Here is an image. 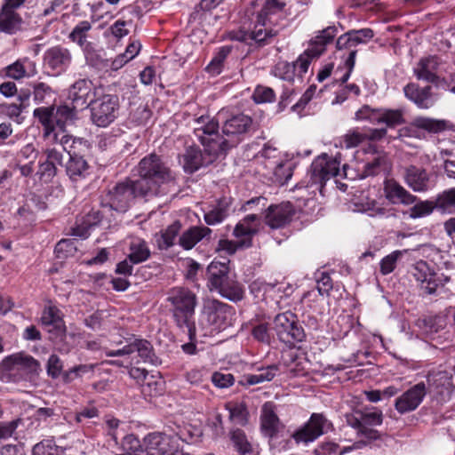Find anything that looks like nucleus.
Listing matches in <instances>:
<instances>
[{
  "instance_id": "obj_1",
  "label": "nucleus",
  "mask_w": 455,
  "mask_h": 455,
  "mask_svg": "<svg viewBox=\"0 0 455 455\" xmlns=\"http://www.w3.org/2000/svg\"><path fill=\"white\" fill-rule=\"evenodd\" d=\"M140 189L150 200L162 197L175 190V177L170 168L162 160L161 156L156 153H151L144 156L137 166Z\"/></svg>"
},
{
  "instance_id": "obj_2",
  "label": "nucleus",
  "mask_w": 455,
  "mask_h": 455,
  "mask_svg": "<svg viewBox=\"0 0 455 455\" xmlns=\"http://www.w3.org/2000/svg\"><path fill=\"white\" fill-rule=\"evenodd\" d=\"M167 301L173 307V317L180 328H187L189 339L196 337V327L194 322L196 295L184 287H175L168 294Z\"/></svg>"
},
{
  "instance_id": "obj_3",
  "label": "nucleus",
  "mask_w": 455,
  "mask_h": 455,
  "mask_svg": "<svg viewBox=\"0 0 455 455\" xmlns=\"http://www.w3.org/2000/svg\"><path fill=\"white\" fill-rule=\"evenodd\" d=\"M141 198L146 202L150 201L149 197L140 189L135 180L126 178L116 182L109 188L103 196L101 205L119 213L126 212L133 204L135 199Z\"/></svg>"
},
{
  "instance_id": "obj_4",
  "label": "nucleus",
  "mask_w": 455,
  "mask_h": 455,
  "mask_svg": "<svg viewBox=\"0 0 455 455\" xmlns=\"http://www.w3.org/2000/svg\"><path fill=\"white\" fill-rule=\"evenodd\" d=\"M258 124L251 116L243 113L227 119L221 126L222 156L243 141L247 135L257 131Z\"/></svg>"
},
{
  "instance_id": "obj_5",
  "label": "nucleus",
  "mask_w": 455,
  "mask_h": 455,
  "mask_svg": "<svg viewBox=\"0 0 455 455\" xmlns=\"http://www.w3.org/2000/svg\"><path fill=\"white\" fill-rule=\"evenodd\" d=\"M217 120L209 115H202L194 120V135L212 156H222L221 133Z\"/></svg>"
},
{
  "instance_id": "obj_6",
  "label": "nucleus",
  "mask_w": 455,
  "mask_h": 455,
  "mask_svg": "<svg viewBox=\"0 0 455 455\" xmlns=\"http://www.w3.org/2000/svg\"><path fill=\"white\" fill-rule=\"evenodd\" d=\"M234 315L233 307L218 299H209L204 304L200 325L203 330H224L231 325Z\"/></svg>"
},
{
  "instance_id": "obj_7",
  "label": "nucleus",
  "mask_w": 455,
  "mask_h": 455,
  "mask_svg": "<svg viewBox=\"0 0 455 455\" xmlns=\"http://www.w3.org/2000/svg\"><path fill=\"white\" fill-rule=\"evenodd\" d=\"M274 330L279 340L289 347L295 346L305 338L304 330L298 323L297 316L290 311L278 314L275 317Z\"/></svg>"
},
{
  "instance_id": "obj_8",
  "label": "nucleus",
  "mask_w": 455,
  "mask_h": 455,
  "mask_svg": "<svg viewBox=\"0 0 455 455\" xmlns=\"http://www.w3.org/2000/svg\"><path fill=\"white\" fill-rule=\"evenodd\" d=\"M92 121L99 127H107L115 121L119 108L117 95L106 94L91 102Z\"/></svg>"
},
{
  "instance_id": "obj_9",
  "label": "nucleus",
  "mask_w": 455,
  "mask_h": 455,
  "mask_svg": "<svg viewBox=\"0 0 455 455\" xmlns=\"http://www.w3.org/2000/svg\"><path fill=\"white\" fill-rule=\"evenodd\" d=\"M40 363L33 356L25 353H16L5 357L0 363V373L21 372L25 376L38 375Z\"/></svg>"
},
{
  "instance_id": "obj_10",
  "label": "nucleus",
  "mask_w": 455,
  "mask_h": 455,
  "mask_svg": "<svg viewBox=\"0 0 455 455\" xmlns=\"http://www.w3.org/2000/svg\"><path fill=\"white\" fill-rule=\"evenodd\" d=\"M313 60V50L307 49L299 56L295 62L278 61L273 68V75L285 81H292L295 75L302 76L308 69Z\"/></svg>"
},
{
  "instance_id": "obj_11",
  "label": "nucleus",
  "mask_w": 455,
  "mask_h": 455,
  "mask_svg": "<svg viewBox=\"0 0 455 455\" xmlns=\"http://www.w3.org/2000/svg\"><path fill=\"white\" fill-rule=\"evenodd\" d=\"M294 214L295 209L290 202L271 204L266 210L265 223L272 229L282 228L291 221Z\"/></svg>"
},
{
  "instance_id": "obj_12",
  "label": "nucleus",
  "mask_w": 455,
  "mask_h": 455,
  "mask_svg": "<svg viewBox=\"0 0 455 455\" xmlns=\"http://www.w3.org/2000/svg\"><path fill=\"white\" fill-rule=\"evenodd\" d=\"M72 62L70 51L61 45L49 48L44 55V64L46 68L60 75L65 72Z\"/></svg>"
},
{
  "instance_id": "obj_13",
  "label": "nucleus",
  "mask_w": 455,
  "mask_h": 455,
  "mask_svg": "<svg viewBox=\"0 0 455 455\" xmlns=\"http://www.w3.org/2000/svg\"><path fill=\"white\" fill-rule=\"evenodd\" d=\"M427 394L424 382H419L404 392L395 400V407L401 414L414 411L421 403Z\"/></svg>"
},
{
  "instance_id": "obj_14",
  "label": "nucleus",
  "mask_w": 455,
  "mask_h": 455,
  "mask_svg": "<svg viewBox=\"0 0 455 455\" xmlns=\"http://www.w3.org/2000/svg\"><path fill=\"white\" fill-rule=\"evenodd\" d=\"M137 352L138 356L143 363H148L155 364L156 357L153 353V347L151 344L146 339H135L133 342L124 346L123 348L117 350H107V356H122L125 355H131Z\"/></svg>"
},
{
  "instance_id": "obj_15",
  "label": "nucleus",
  "mask_w": 455,
  "mask_h": 455,
  "mask_svg": "<svg viewBox=\"0 0 455 455\" xmlns=\"http://www.w3.org/2000/svg\"><path fill=\"white\" fill-rule=\"evenodd\" d=\"M41 323L51 333V339H62L66 336V326L60 316V311L56 307L49 306L44 309Z\"/></svg>"
},
{
  "instance_id": "obj_16",
  "label": "nucleus",
  "mask_w": 455,
  "mask_h": 455,
  "mask_svg": "<svg viewBox=\"0 0 455 455\" xmlns=\"http://www.w3.org/2000/svg\"><path fill=\"white\" fill-rule=\"evenodd\" d=\"M403 178L406 185L414 192H426L429 188L430 176L426 169L413 164L403 169Z\"/></svg>"
},
{
  "instance_id": "obj_17",
  "label": "nucleus",
  "mask_w": 455,
  "mask_h": 455,
  "mask_svg": "<svg viewBox=\"0 0 455 455\" xmlns=\"http://www.w3.org/2000/svg\"><path fill=\"white\" fill-rule=\"evenodd\" d=\"M92 90V83L89 79H79L75 82L68 90V99L74 108L84 109L92 102L90 100Z\"/></svg>"
},
{
  "instance_id": "obj_18",
  "label": "nucleus",
  "mask_w": 455,
  "mask_h": 455,
  "mask_svg": "<svg viewBox=\"0 0 455 455\" xmlns=\"http://www.w3.org/2000/svg\"><path fill=\"white\" fill-rule=\"evenodd\" d=\"M415 280L419 283V290L423 295H434L438 289L435 275L429 271L425 262L417 263L411 270Z\"/></svg>"
},
{
  "instance_id": "obj_19",
  "label": "nucleus",
  "mask_w": 455,
  "mask_h": 455,
  "mask_svg": "<svg viewBox=\"0 0 455 455\" xmlns=\"http://www.w3.org/2000/svg\"><path fill=\"white\" fill-rule=\"evenodd\" d=\"M219 157H222V156H212L210 152L204 150L203 153L199 148L190 147L184 155V168L186 172L193 173L199 168L211 164Z\"/></svg>"
},
{
  "instance_id": "obj_20",
  "label": "nucleus",
  "mask_w": 455,
  "mask_h": 455,
  "mask_svg": "<svg viewBox=\"0 0 455 455\" xmlns=\"http://www.w3.org/2000/svg\"><path fill=\"white\" fill-rule=\"evenodd\" d=\"M384 193L386 198L394 204L410 205L416 203L418 199L394 179L385 180Z\"/></svg>"
},
{
  "instance_id": "obj_21",
  "label": "nucleus",
  "mask_w": 455,
  "mask_h": 455,
  "mask_svg": "<svg viewBox=\"0 0 455 455\" xmlns=\"http://www.w3.org/2000/svg\"><path fill=\"white\" fill-rule=\"evenodd\" d=\"M404 94L407 99L414 102L419 108H429L435 103V99L432 94V87L427 85L419 87L416 84H409L404 89Z\"/></svg>"
},
{
  "instance_id": "obj_22",
  "label": "nucleus",
  "mask_w": 455,
  "mask_h": 455,
  "mask_svg": "<svg viewBox=\"0 0 455 455\" xmlns=\"http://www.w3.org/2000/svg\"><path fill=\"white\" fill-rule=\"evenodd\" d=\"M339 163L336 159L329 158L323 154L315 160V177L317 176L321 183H325L331 178L339 175Z\"/></svg>"
},
{
  "instance_id": "obj_23",
  "label": "nucleus",
  "mask_w": 455,
  "mask_h": 455,
  "mask_svg": "<svg viewBox=\"0 0 455 455\" xmlns=\"http://www.w3.org/2000/svg\"><path fill=\"white\" fill-rule=\"evenodd\" d=\"M439 65V58L436 56L423 58L414 68V74L419 80L435 83L438 79L436 73Z\"/></svg>"
},
{
  "instance_id": "obj_24",
  "label": "nucleus",
  "mask_w": 455,
  "mask_h": 455,
  "mask_svg": "<svg viewBox=\"0 0 455 455\" xmlns=\"http://www.w3.org/2000/svg\"><path fill=\"white\" fill-rule=\"evenodd\" d=\"M279 372L277 364H269L265 367L256 369V372L244 374L238 383L242 386L248 387L264 382L271 381Z\"/></svg>"
},
{
  "instance_id": "obj_25",
  "label": "nucleus",
  "mask_w": 455,
  "mask_h": 455,
  "mask_svg": "<svg viewBox=\"0 0 455 455\" xmlns=\"http://www.w3.org/2000/svg\"><path fill=\"white\" fill-rule=\"evenodd\" d=\"M211 291H216L221 297L233 302H238L244 297L243 285L232 277L225 279Z\"/></svg>"
},
{
  "instance_id": "obj_26",
  "label": "nucleus",
  "mask_w": 455,
  "mask_h": 455,
  "mask_svg": "<svg viewBox=\"0 0 455 455\" xmlns=\"http://www.w3.org/2000/svg\"><path fill=\"white\" fill-rule=\"evenodd\" d=\"M69 156L68 161L65 164L66 173L72 181H78L85 178L89 164L87 161L76 153L68 152Z\"/></svg>"
},
{
  "instance_id": "obj_27",
  "label": "nucleus",
  "mask_w": 455,
  "mask_h": 455,
  "mask_svg": "<svg viewBox=\"0 0 455 455\" xmlns=\"http://www.w3.org/2000/svg\"><path fill=\"white\" fill-rule=\"evenodd\" d=\"M26 0H5L2 7L0 23L4 30L11 31L20 22V18L14 12L20 7Z\"/></svg>"
},
{
  "instance_id": "obj_28",
  "label": "nucleus",
  "mask_w": 455,
  "mask_h": 455,
  "mask_svg": "<svg viewBox=\"0 0 455 455\" xmlns=\"http://www.w3.org/2000/svg\"><path fill=\"white\" fill-rule=\"evenodd\" d=\"M232 199L223 196L217 201V204L204 214V220L208 225H215L223 221L230 212Z\"/></svg>"
},
{
  "instance_id": "obj_29",
  "label": "nucleus",
  "mask_w": 455,
  "mask_h": 455,
  "mask_svg": "<svg viewBox=\"0 0 455 455\" xmlns=\"http://www.w3.org/2000/svg\"><path fill=\"white\" fill-rule=\"evenodd\" d=\"M427 380L429 393L443 395L452 388L451 376L445 371L428 374Z\"/></svg>"
},
{
  "instance_id": "obj_30",
  "label": "nucleus",
  "mask_w": 455,
  "mask_h": 455,
  "mask_svg": "<svg viewBox=\"0 0 455 455\" xmlns=\"http://www.w3.org/2000/svg\"><path fill=\"white\" fill-rule=\"evenodd\" d=\"M291 364L290 365L291 371H292L297 376H307L312 371V362L310 360V355L304 351L300 347L297 352L293 355H289Z\"/></svg>"
},
{
  "instance_id": "obj_31",
  "label": "nucleus",
  "mask_w": 455,
  "mask_h": 455,
  "mask_svg": "<svg viewBox=\"0 0 455 455\" xmlns=\"http://www.w3.org/2000/svg\"><path fill=\"white\" fill-rule=\"evenodd\" d=\"M229 441L234 450L240 455L251 454L253 446L245 432L238 427L231 428L228 432Z\"/></svg>"
},
{
  "instance_id": "obj_32",
  "label": "nucleus",
  "mask_w": 455,
  "mask_h": 455,
  "mask_svg": "<svg viewBox=\"0 0 455 455\" xmlns=\"http://www.w3.org/2000/svg\"><path fill=\"white\" fill-rule=\"evenodd\" d=\"M211 232L207 227H191L180 235L179 244L185 250H190Z\"/></svg>"
},
{
  "instance_id": "obj_33",
  "label": "nucleus",
  "mask_w": 455,
  "mask_h": 455,
  "mask_svg": "<svg viewBox=\"0 0 455 455\" xmlns=\"http://www.w3.org/2000/svg\"><path fill=\"white\" fill-rule=\"evenodd\" d=\"M286 4L284 0H265L260 11L257 13V22L262 26L271 23V18L283 12Z\"/></svg>"
},
{
  "instance_id": "obj_34",
  "label": "nucleus",
  "mask_w": 455,
  "mask_h": 455,
  "mask_svg": "<svg viewBox=\"0 0 455 455\" xmlns=\"http://www.w3.org/2000/svg\"><path fill=\"white\" fill-rule=\"evenodd\" d=\"M208 286L211 289L230 277L228 263L213 260L207 268Z\"/></svg>"
},
{
  "instance_id": "obj_35",
  "label": "nucleus",
  "mask_w": 455,
  "mask_h": 455,
  "mask_svg": "<svg viewBox=\"0 0 455 455\" xmlns=\"http://www.w3.org/2000/svg\"><path fill=\"white\" fill-rule=\"evenodd\" d=\"M279 419L271 403H265L261 414V428L266 435L272 437L278 430Z\"/></svg>"
},
{
  "instance_id": "obj_36",
  "label": "nucleus",
  "mask_w": 455,
  "mask_h": 455,
  "mask_svg": "<svg viewBox=\"0 0 455 455\" xmlns=\"http://www.w3.org/2000/svg\"><path fill=\"white\" fill-rule=\"evenodd\" d=\"M389 168L390 163L387 155L379 153L364 165L362 178L379 175L381 172H387Z\"/></svg>"
},
{
  "instance_id": "obj_37",
  "label": "nucleus",
  "mask_w": 455,
  "mask_h": 455,
  "mask_svg": "<svg viewBox=\"0 0 455 455\" xmlns=\"http://www.w3.org/2000/svg\"><path fill=\"white\" fill-rule=\"evenodd\" d=\"M337 34L338 29L335 26H329L318 31L315 36V58H318L324 52L326 46L332 44Z\"/></svg>"
},
{
  "instance_id": "obj_38",
  "label": "nucleus",
  "mask_w": 455,
  "mask_h": 455,
  "mask_svg": "<svg viewBox=\"0 0 455 455\" xmlns=\"http://www.w3.org/2000/svg\"><path fill=\"white\" fill-rule=\"evenodd\" d=\"M291 163L288 161H269L267 166L273 170L275 181L280 185L285 184L292 176Z\"/></svg>"
},
{
  "instance_id": "obj_39",
  "label": "nucleus",
  "mask_w": 455,
  "mask_h": 455,
  "mask_svg": "<svg viewBox=\"0 0 455 455\" xmlns=\"http://www.w3.org/2000/svg\"><path fill=\"white\" fill-rule=\"evenodd\" d=\"M435 201L438 211L443 213H453L455 212V187L438 194Z\"/></svg>"
},
{
  "instance_id": "obj_40",
  "label": "nucleus",
  "mask_w": 455,
  "mask_h": 455,
  "mask_svg": "<svg viewBox=\"0 0 455 455\" xmlns=\"http://www.w3.org/2000/svg\"><path fill=\"white\" fill-rule=\"evenodd\" d=\"M257 232V225H248L241 220L234 228L233 235L237 238H242L241 246L250 247L251 246V238Z\"/></svg>"
},
{
  "instance_id": "obj_41",
  "label": "nucleus",
  "mask_w": 455,
  "mask_h": 455,
  "mask_svg": "<svg viewBox=\"0 0 455 455\" xmlns=\"http://www.w3.org/2000/svg\"><path fill=\"white\" fill-rule=\"evenodd\" d=\"M181 228L180 221H174L156 239L160 250H167L174 244V240Z\"/></svg>"
},
{
  "instance_id": "obj_42",
  "label": "nucleus",
  "mask_w": 455,
  "mask_h": 455,
  "mask_svg": "<svg viewBox=\"0 0 455 455\" xmlns=\"http://www.w3.org/2000/svg\"><path fill=\"white\" fill-rule=\"evenodd\" d=\"M33 116L48 132H52L55 125L54 107H40L34 110Z\"/></svg>"
},
{
  "instance_id": "obj_43",
  "label": "nucleus",
  "mask_w": 455,
  "mask_h": 455,
  "mask_svg": "<svg viewBox=\"0 0 455 455\" xmlns=\"http://www.w3.org/2000/svg\"><path fill=\"white\" fill-rule=\"evenodd\" d=\"M251 42H255L259 46H263L271 42L273 37L276 36V31L262 26L256 21L254 29L251 31Z\"/></svg>"
},
{
  "instance_id": "obj_44",
  "label": "nucleus",
  "mask_w": 455,
  "mask_h": 455,
  "mask_svg": "<svg viewBox=\"0 0 455 455\" xmlns=\"http://www.w3.org/2000/svg\"><path fill=\"white\" fill-rule=\"evenodd\" d=\"M129 260L133 264H139L147 260L150 256V251L144 241L132 243L130 246Z\"/></svg>"
},
{
  "instance_id": "obj_45",
  "label": "nucleus",
  "mask_w": 455,
  "mask_h": 455,
  "mask_svg": "<svg viewBox=\"0 0 455 455\" xmlns=\"http://www.w3.org/2000/svg\"><path fill=\"white\" fill-rule=\"evenodd\" d=\"M414 125L429 132L438 133L447 128V122L427 117H419L414 120Z\"/></svg>"
},
{
  "instance_id": "obj_46",
  "label": "nucleus",
  "mask_w": 455,
  "mask_h": 455,
  "mask_svg": "<svg viewBox=\"0 0 455 455\" xmlns=\"http://www.w3.org/2000/svg\"><path fill=\"white\" fill-rule=\"evenodd\" d=\"M378 123H385L389 127H394L405 123L403 112L400 109H385L379 113Z\"/></svg>"
},
{
  "instance_id": "obj_47",
  "label": "nucleus",
  "mask_w": 455,
  "mask_h": 455,
  "mask_svg": "<svg viewBox=\"0 0 455 455\" xmlns=\"http://www.w3.org/2000/svg\"><path fill=\"white\" fill-rule=\"evenodd\" d=\"M435 209H436L435 200L419 201L410 209L409 215L411 219H419L430 215Z\"/></svg>"
},
{
  "instance_id": "obj_48",
  "label": "nucleus",
  "mask_w": 455,
  "mask_h": 455,
  "mask_svg": "<svg viewBox=\"0 0 455 455\" xmlns=\"http://www.w3.org/2000/svg\"><path fill=\"white\" fill-rule=\"evenodd\" d=\"M291 436L296 443H308L313 441V414L310 416L307 422L298 428Z\"/></svg>"
},
{
  "instance_id": "obj_49",
  "label": "nucleus",
  "mask_w": 455,
  "mask_h": 455,
  "mask_svg": "<svg viewBox=\"0 0 455 455\" xmlns=\"http://www.w3.org/2000/svg\"><path fill=\"white\" fill-rule=\"evenodd\" d=\"M227 410L229 412V419L241 426H244L247 423V411L246 407L243 404H226Z\"/></svg>"
},
{
  "instance_id": "obj_50",
  "label": "nucleus",
  "mask_w": 455,
  "mask_h": 455,
  "mask_svg": "<svg viewBox=\"0 0 455 455\" xmlns=\"http://www.w3.org/2000/svg\"><path fill=\"white\" fill-rule=\"evenodd\" d=\"M78 108H74V106L72 105V108L63 105L57 108V109H54V116H55V124L60 128H63L65 126V124L68 120H72L76 115L75 111Z\"/></svg>"
},
{
  "instance_id": "obj_51",
  "label": "nucleus",
  "mask_w": 455,
  "mask_h": 455,
  "mask_svg": "<svg viewBox=\"0 0 455 455\" xmlns=\"http://www.w3.org/2000/svg\"><path fill=\"white\" fill-rule=\"evenodd\" d=\"M33 98L36 104H41L46 100L48 97H51L53 93L52 87L43 82H37L33 84Z\"/></svg>"
},
{
  "instance_id": "obj_52",
  "label": "nucleus",
  "mask_w": 455,
  "mask_h": 455,
  "mask_svg": "<svg viewBox=\"0 0 455 455\" xmlns=\"http://www.w3.org/2000/svg\"><path fill=\"white\" fill-rule=\"evenodd\" d=\"M91 23L87 20L79 22L69 34V39L76 42L80 46L85 43L86 32L91 29Z\"/></svg>"
},
{
  "instance_id": "obj_53",
  "label": "nucleus",
  "mask_w": 455,
  "mask_h": 455,
  "mask_svg": "<svg viewBox=\"0 0 455 455\" xmlns=\"http://www.w3.org/2000/svg\"><path fill=\"white\" fill-rule=\"evenodd\" d=\"M275 98V94L273 89L263 85H258L252 94V99L256 103L272 102Z\"/></svg>"
},
{
  "instance_id": "obj_54",
  "label": "nucleus",
  "mask_w": 455,
  "mask_h": 455,
  "mask_svg": "<svg viewBox=\"0 0 455 455\" xmlns=\"http://www.w3.org/2000/svg\"><path fill=\"white\" fill-rule=\"evenodd\" d=\"M402 256L401 251H395L384 257L380 261V272L382 275H388L395 268L398 259Z\"/></svg>"
},
{
  "instance_id": "obj_55",
  "label": "nucleus",
  "mask_w": 455,
  "mask_h": 455,
  "mask_svg": "<svg viewBox=\"0 0 455 455\" xmlns=\"http://www.w3.org/2000/svg\"><path fill=\"white\" fill-rule=\"evenodd\" d=\"M354 47L355 48L360 44H366L374 36V32L371 28H362L358 30L348 31Z\"/></svg>"
},
{
  "instance_id": "obj_56",
  "label": "nucleus",
  "mask_w": 455,
  "mask_h": 455,
  "mask_svg": "<svg viewBox=\"0 0 455 455\" xmlns=\"http://www.w3.org/2000/svg\"><path fill=\"white\" fill-rule=\"evenodd\" d=\"M332 430V424L322 413H315V439Z\"/></svg>"
},
{
  "instance_id": "obj_57",
  "label": "nucleus",
  "mask_w": 455,
  "mask_h": 455,
  "mask_svg": "<svg viewBox=\"0 0 455 455\" xmlns=\"http://www.w3.org/2000/svg\"><path fill=\"white\" fill-rule=\"evenodd\" d=\"M252 337L262 343L269 344L271 339V334L267 323H261L256 324L251 329Z\"/></svg>"
},
{
  "instance_id": "obj_58",
  "label": "nucleus",
  "mask_w": 455,
  "mask_h": 455,
  "mask_svg": "<svg viewBox=\"0 0 455 455\" xmlns=\"http://www.w3.org/2000/svg\"><path fill=\"white\" fill-rule=\"evenodd\" d=\"M4 71L6 76L15 80L21 79L28 76L24 64L20 60L7 66Z\"/></svg>"
},
{
  "instance_id": "obj_59",
  "label": "nucleus",
  "mask_w": 455,
  "mask_h": 455,
  "mask_svg": "<svg viewBox=\"0 0 455 455\" xmlns=\"http://www.w3.org/2000/svg\"><path fill=\"white\" fill-rule=\"evenodd\" d=\"M313 99V84L308 86L307 91L301 96L300 100L292 106V110L297 112L299 116H304L303 111L306 109L308 103ZM309 114V112H306L305 115Z\"/></svg>"
},
{
  "instance_id": "obj_60",
  "label": "nucleus",
  "mask_w": 455,
  "mask_h": 455,
  "mask_svg": "<svg viewBox=\"0 0 455 455\" xmlns=\"http://www.w3.org/2000/svg\"><path fill=\"white\" fill-rule=\"evenodd\" d=\"M21 423V419H16L11 421L0 422V440H5L12 436L17 427Z\"/></svg>"
},
{
  "instance_id": "obj_61",
  "label": "nucleus",
  "mask_w": 455,
  "mask_h": 455,
  "mask_svg": "<svg viewBox=\"0 0 455 455\" xmlns=\"http://www.w3.org/2000/svg\"><path fill=\"white\" fill-rule=\"evenodd\" d=\"M212 381L216 387L226 388L234 384L235 378L231 373L216 371L212 376Z\"/></svg>"
},
{
  "instance_id": "obj_62",
  "label": "nucleus",
  "mask_w": 455,
  "mask_h": 455,
  "mask_svg": "<svg viewBox=\"0 0 455 455\" xmlns=\"http://www.w3.org/2000/svg\"><path fill=\"white\" fill-rule=\"evenodd\" d=\"M366 140V136L357 131H349L343 137V143L347 148H355Z\"/></svg>"
},
{
  "instance_id": "obj_63",
  "label": "nucleus",
  "mask_w": 455,
  "mask_h": 455,
  "mask_svg": "<svg viewBox=\"0 0 455 455\" xmlns=\"http://www.w3.org/2000/svg\"><path fill=\"white\" fill-rule=\"evenodd\" d=\"M379 111L371 109L369 106H363L355 113L356 120H369L371 123H378Z\"/></svg>"
},
{
  "instance_id": "obj_64",
  "label": "nucleus",
  "mask_w": 455,
  "mask_h": 455,
  "mask_svg": "<svg viewBox=\"0 0 455 455\" xmlns=\"http://www.w3.org/2000/svg\"><path fill=\"white\" fill-rule=\"evenodd\" d=\"M55 446L52 439H45L36 443L32 450L33 455H52V450Z\"/></svg>"
}]
</instances>
